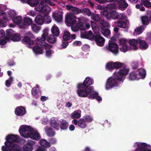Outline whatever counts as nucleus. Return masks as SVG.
<instances>
[{"instance_id": "obj_1", "label": "nucleus", "mask_w": 151, "mask_h": 151, "mask_svg": "<svg viewBox=\"0 0 151 151\" xmlns=\"http://www.w3.org/2000/svg\"><path fill=\"white\" fill-rule=\"evenodd\" d=\"M93 83V80L90 77H87L83 83H80L77 85V93L78 96L81 97L88 96L93 90V87L90 86Z\"/></svg>"}, {"instance_id": "obj_2", "label": "nucleus", "mask_w": 151, "mask_h": 151, "mask_svg": "<svg viewBox=\"0 0 151 151\" xmlns=\"http://www.w3.org/2000/svg\"><path fill=\"white\" fill-rule=\"evenodd\" d=\"M129 72L128 69L123 68L118 72L114 73V76L109 77L105 85L106 90H109L114 87L118 86V81H121L124 76H126Z\"/></svg>"}, {"instance_id": "obj_3", "label": "nucleus", "mask_w": 151, "mask_h": 151, "mask_svg": "<svg viewBox=\"0 0 151 151\" xmlns=\"http://www.w3.org/2000/svg\"><path fill=\"white\" fill-rule=\"evenodd\" d=\"M18 137L15 135L11 134L7 135L6 137V141L4 143V145H8L9 147H13L15 145H17L14 143L19 141Z\"/></svg>"}, {"instance_id": "obj_4", "label": "nucleus", "mask_w": 151, "mask_h": 151, "mask_svg": "<svg viewBox=\"0 0 151 151\" xmlns=\"http://www.w3.org/2000/svg\"><path fill=\"white\" fill-rule=\"evenodd\" d=\"M50 48V45L48 44L45 42H41L39 43L38 46H35L33 50L36 55H39L42 53V48L47 49Z\"/></svg>"}, {"instance_id": "obj_5", "label": "nucleus", "mask_w": 151, "mask_h": 151, "mask_svg": "<svg viewBox=\"0 0 151 151\" xmlns=\"http://www.w3.org/2000/svg\"><path fill=\"white\" fill-rule=\"evenodd\" d=\"M19 131L22 136L28 138L31 131H33V129L29 126L20 127Z\"/></svg>"}, {"instance_id": "obj_6", "label": "nucleus", "mask_w": 151, "mask_h": 151, "mask_svg": "<svg viewBox=\"0 0 151 151\" xmlns=\"http://www.w3.org/2000/svg\"><path fill=\"white\" fill-rule=\"evenodd\" d=\"M109 50L114 55H116L119 52V46L115 42L112 41L109 42Z\"/></svg>"}, {"instance_id": "obj_7", "label": "nucleus", "mask_w": 151, "mask_h": 151, "mask_svg": "<svg viewBox=\"0 0 151 151\" xmlns=\"http://www.w3.org/2000/svg\"><path fill=\"white\" fill-rule=\"evenodd\" d=\"M92 40L95 41L96 45L102 47L104 45L105 40L102 36L99 34H96L93 36Z\"/></svg>"}, {"instance_id": "obj_8", "label": "nucleus", "mask_w": 151, "mask_h": 151, "mask_svg": "<svg viewBox=\"0 0 151 151\" xmlns=\"http://www.w3.org/2000/svg\"><path fill=\"white\" fill-rule=\"evenodd\" d=\"M27 37L25 36L22 40V42L23 43L27 44L29 45H32L34 43L33 40H31L30 38H33L34 36L31 32H29L27 33Z\"/></svg>"}, {"instance_id": "obj_9", "label": "nucleus", "mask_w": 151, "mask_h": 151, "mask_svg": "<svg viewBox=\"0 0 151 151\" xmlns=\"http://www.w3.org/2000/svg\"><path fill=\"white\" fill-rule=\"evenodd\" d=\"M35 144V142L29 139L26 144L23 145L22 149L23 151H32Z\"/></svg>"}, {"instance_id": "obj_10", "label": "nucleus", "mask_w": 151, "mask_h": 151, "mask_svg": "<svg viewBox=\"0 0 151 151\" xmlns=\"http://www.w3.org/2000/svg\"><path fill=\"white\" fill-rule=\"evenodd\" d=\"M95 35H93L92 32L91 30L88 31H84L81 32V37L82 38H87L92 40L93 39V36Z\"/></svg>"}, {"instance_id": "obj_11", "label": "nucleus", "mask_w": 151, "mask_h": 151, "mask_svg": "<svg viewBox=\"0 0 151 151\" xmlns=\"http://www.w3.org/2000/svg\"><path fill=\"white\" fill-rule=\"evenodd\" d=\"M14 113L17 115L22 116L26 113V111L25 107L20 106H17L16 108Z\"/></svg>"}, {"instance_id": "obj_12", "label": "nucleus", "mask_w": 151, "mask_h": 151, "mask_svg": "<svg viewBox=\"0 0 151 151\" xmlns=\"http://www.w3.org/2000/svg\"><path fill=\"white\" fill-rule=\"evenodd\" d=\"M75 125H78V126L81 128H85L86 126V124L84 119L81 118L78 121L74 119L72 121Z\"/></svg>"}, {"instance_id": "obj_13", "label": "nucleus", "mask_w": 151, "mask_h": 151, "mask_svg": "<svg viewBox=\"0 0 151 151\" xmlns=\"http://www.w3.org/2000/svg\"><path fill=\"white\" fill-rule=\"evenodd\" d=\"M33 21L30 18L24 17V18L23 22L20 25L21 28H25V27L28 25H32L33 24Z\"/></svg>"}, {"instance_id": "obj_14", "label": "nucleus", "mask_w": 151, "mask_h": 151, "mask_svg": "<svg viewBox=\"0 0 151 151\" xmlns=\"http://www.w3.org/2000/svg\"><path fill=\"white\" fill-rule=\"evenodd\" d=\"M65 22L70 25L75 24L76 22L75 16L71 14L67 15L65 17Z\"/></svg>"}, {"instance_id": "obj_15", "label": "nucleus", "mask_w": 151, "mask_h": 151, "mask_svg": "<svg viewBox=\"0 0 151 151\" xmlns=\"http://www.w3.org/2000/svg\"><path fill=\"white\" fill-rule=\"evenodd\" d=\"M52 16L53 19L58 22H60L63 20L62 14L58 12H53Z\"/></svg>"}, {"instance_id": "obj_16", "label": "nucleus", "mask_w": 151, "mask_h": 151, "mask_svg": "<svg viewBox=\"0 0 151 151\" xmlns=\"http://www.w3.org/2000/svg\"><path fill=\"white\" fill-rule=\"evenodd\" d=\"M66 7L68 10H71L72 12V13L73 14H79L81 13L82 11L81 9L72 6L66 5Z\"/></svg>"}, {"instance_id": "obj_17", "label": "nucleus", "mask_w": 151, "mask_h": 151, "mask_svg": "<svg viewBox=\"0 0 151 151\" xmlns=\"http://www.w3.org/2000/svg\"><path fill=\"white\" fill-rule=\"evenodd\" d=\"M138 44H139V48L142 49L146 50L148 47V44L145 41L142 40L141 37L138 38Z\"/></svg>"}, {"instance_id": "obj_18", "label": "nucleus", "mask_w": 151, "mask_h": 151, "mask_svg": "<svg viewBox=\"0 0 151 151\" xmlns=\"http://www.w3.org/2000/svg\"><path fill=\"white\" fill-rule=\"evenodd\" d=\"M60 123L59 127L61 130H66L69 126L68 123L64 119H61L60 121Z\"/></svg>"}, {"instance_id": "obj_19", "label": "nucleus", "mask_w": 151, "mask_h": 151, "mask_svg": "<svg viewBox=\"0 0 151 151\" xmlns=\"http://www.w3.org/2000/svg\"><path fill=\"white\" fill-rule=\"evenodd\" d=\"M45 132L47 135L49 137L54 136L55 134V132L50 127H46L45 128Z\"/></svg>"}, {"instance_id": "obj_20", "label": "nucleus", "mask_w": 151, "mask_h": 151, "mask_svg": "<svg viewBox=\"0 0 151 151\" xmlns=\"http://www.w3.org/2000/svg\"><path fill=\"white\" fill-rule=\"evenodd\" d=\"M29 137L35 140H38L40 139V135L37 131H31Z\"/></svg>"}, {"instance_id": "obj_21", "label": "nucleus", "mask_w": 151, "mask_h": 151, "mask_svg": "<svg viewBox=\"0 0 151 151\" xmlns=\"http://www.w3.org/2000/svg\"><path fill=\"white\" fill-rule=\"evenodd\" d=\"M48 31L46 29L43 30V33L41 37H38L37 38V40L39 41H44L48 35Z\"/></svg>"}, {"instance_id": "obj_22", "label": "nucleus", "mask_w": 151, "mask_h": 151, "mask_svg": "<svg viewBox=\"0 0 151 151\" xmlns=\"http://www.w3.org/2000/svg\"><path fill=\"white\" fill-rule=\"evenodd\" d=\"M50 124L54 129L57 130L59 129V124L56 121L52 118L50 119Z\"/></svg>"}, {"instance_id": "obj_23", "label": "nucleus", "mask_w": 151, "mask_h": 151, "mask_svg": "<svg viewBox=\"0 0 151 151\" xmlns=\"http://www.w3.org/2000/svg\"><path fill=\"white\" fill-rule=\"evenodd\" d=\"M51 31L53 35L56 37H58L60 34V31L59 28L55 25L52 26L51 29Z\"/></svg>"}, {"instance_id": "obj_24", "label": "nucleus", "mask_w": 151, "mask_h": 151, "mask_svg": "<svg viewBox=\"0 0 151 151\" xmlns=\"http://www.w3.org/2000/svg\"><path fill=\"white\" fill-rule=\"evenodd\" d=\"M137 73L139 79L140 78H144L146 76V72L145 70L143 69H139L136 71Z\"/></svg>"}, {"instance_id": "obj_25", "label": "nucleus", "mask_w": 151, "mask_h": 151, "mask_svg": "<svg viewBox=\"0 0 151 151\" xmlns=\"http://www.w3.org/2000/svg\"><path fill=\"white\" fill-rule=\"evenodd\" d=\"M35 21L36 23L38 24L41 25L43 24L44 18L42 16L38 15L35 18Z\"/></svg>"}, {"instance_id": "obj_26", "label": "nucleus", "mask_w": 151, "mask_h": 151, "mask_svg": "<svg viewBox=\"0 0 151 151\" xmlns=\"http://www.w3.org/2000/svg\"><path fill=\"white\" fill-rule=\"evenodd\" d=\"M98 24L99 26L101 27V30L103 29V28H108L109 26V24L106 21L104 20V19H101L99 21V23Z\"/></svg>"}, {"instance_id": "obj_27", "label": "nucleus", "mask_w": 151, "mask_h": 151, "mask_svg": "<svg viewBox=\"0 0 151 151\" xmlns=\"http://www.w3.org/2000/svg\"><path fill=\"white\" fill-rule=\"evenodd\" d=\"M129 78L130 80H139V78L136 71H132L130 73Z\"/></svg>"}, {"instance_id": "obj_28", "label": "nucleus", "mask_w": 151, "mask_h": 151, "mask_svg": "<svg viewBox=\"0 0 151 151\" xmlns=\"http://www.w3.org/2000/svg\"><path fill=\"white\" fill-rule=\"evenodd\" d=\"M129 44L131 46H135L134 49L135 50H137L138 49V47L136 46L138 44V38L137 39H133L130 40L129 42Z\"/></svg>"}, {"instance_id": "obj_29", "label": "nucleus", "mask_w": 151, "mask_h": 151, "mask_svg": "<svg viewBox=\"0 0 151 151\" xmlns=\"http://www.w3.org/2000/svg\"><path fill=\"white\" fill-rule=\"evenodd\" d=\"M141 20L142 24L147 25L149 24V19L147 16H143L141 17Z\"/></svg>"}, {"instance_id": "obj_30", "label": "nucleus", "mask_w": 151, "mask_h": 151, "mask_svg": "<svg viewBox=\"0 0 151 151\" xmlns=\"http://www.w3.org/2000/svg\"><path fill=\"white\" fill-rule=\"evenodd\" d=\"M47 42L50 43H55L57 41V39L54 35H50L47 39Z\"/></svg>"}, {"instance_id": "obj_31", "label": "nucleus", "mask_w": 151, "mask_h": 151, "mask_svg": "<svg viewBox=\"0 0 151 151\" xmlns=\"http://www.w3.org/2000/svg\"><path fill=\"white\" fill-rule=\"evenodd\" d=\"M12 20L13 22L18 24H22V19L21 16H17L13 18Z\"/></svg>"}, {"instance_id": "obj_32", "label": "nucleus", "mask_w": 151, "mask_h": 151, "mask_svg": "<svg viewBox=\"0 0 151 151\" xmlns=\"http://www.w3.org/2000/svg\"><path fill=\"white\" fill-rule=\"evenodd\" d=\"M31 27L32 30L35 33L38 32L40 30L41 28V26H38L34 23L32 24Z\"/></svg>"}, {"instance_id": "obj_33", "label": "nucleus", "mask_w": 151, "mask_h": 151, "mask_svg": "<svg viewBox=\"0 0 151 151\" xmlns=\"http://www.w3.org/2000/svg\"><path fill=\"white\" fill-rule=\"evenodd\" d=\"M40 143L42 146L44 147H50V143L44 139H42L40 140Z\"/></svg>"}, {"instance_id": "obj_34", "label": "nucleus", "mask_w": 151, "mask_h": 151, "mask_svg": "<svg viewBox=\"0 0 151 151\" xmlns=\"http://www.w3.org/2000/svg\"><path fill=\"white\" fill-rule=\"evenodd\" d=\"M27 3L30 6L34 7L38 4V0H27Z\"/></svg>"}, {"instance_id": "obj_35", "label": "nucleus", "mask_w": 151, "mask_h": 151, "mask_svg": "<svg viewBox=\"0 0 151 151\" xmlns=\"http://www.w3.org/2000/svg\"><path fill=\"white\" fill-rule=\"evenodd\" d=\"M21 37L20 35L18 33H15L13 35L11 40L14 42H18L20 40Z\"/></svg>"}, {"instance_id": "obj_36", "label": "nucleus", "mask_w": 151, "mask_h": 151, "mask_svg": "<svg viewBox=\"0 0 151 151\" xmlns=\"http://www.w3.org/2000/svg\"><path fill=\"white\" fill-rule=\"evenodd\" d=\"M63 38L64 41H68L70 40V33L68 31L64 32L63 35Z\"/></svg>"}, {"instance_id": "obj_37", "label": "nucleus", "mask_w": 151, "mask_h": 151, "mask_svg": "<svg viewBox=\"0 0 151 151\" xmlns=\"http://www.w3.org/2000/svg\"><path fill=\"white\" fill-rule=\"evenodd\" d=\"M117 26L120 28H125L126 26V22L122 21H118L117 22Z\"/></svg>"}, {"instance_id": "obj_38", "label": "nucleus", "mask_w": 151, "mask_h": 151, "mask_svg": "<svg viewBox=\"0 0 151 151\" xmlns=\"http://www.w3.org/2000/svg\"><path fill=\"white\" fill-rule=\"evenodd\" d=\"M119 6L122 10H124L126 9L128 6V4L124 0L119 3Z\"/></svg>"}, {"instance_id": "obj_39", "label": "nucleus", "mask_w": 151, "mask_h": 151, "mask_svg": "<svg viewBox=\"0 0 151 151\" xmlns=\"http://www.w3.org/2000/svg\"><path fill=\"white\" fill-rule=\"evenodd\" d=\"M144 26L142 25L136 28L134 30L135 32L137 33L138 34H141L144 30Z\"/></svg>"}, {"instance_id": "obj_40", "label": "nucleus", "mask_w": 151, "mask_h": 151, "mask_svg": "<svg viewBox=\"0 0 151 151\" xmlns=\"http://www.w3.org/2000/svg\"><path fill=\"white\" fill-rule=\"evenodd\" d=\"M137 148L136 149V151H137V149L138 148H141V149H147L148 148L147 147V145L145 143L142 142V143L137 145Z\"/></svg>"}, {"instance_id": "obj_41", "label": "nucleus", "mask_w": 151, "mask_h": 151, "mask_svg": "<svg viewBox=\"0 0 151 151\" xmlns=\"http://www.w3.org/2000/svg\"><path fill=\"white\" fill-rule=\"evenodd\" d=\"M123 65V63L120 62H116L114 63H113V65L114 69L115 68L117 69L121 68Z\"/></svg>"}, {"instance_id": "obj_42", "label": "nucleus", "mask_w": 151, "mask_h": 151, "mask_svg": "<svg viewBox=\"0 0 151 151\" xmlns=\"http://www.w3.org/2000/svg\"><path fill=\"white\" fill-rule=\"evenodd\" d=\"M99 16V14H93L91 16V18L96 22L99 21V22L101 19Z\"/></svg>"}, {"instance_id": "obj_43", "label": "nucleus", "mask_w": 151, "mask_h": 151, "mask_svg": "<svg viewBox=\"0 0 151 151\" xmlns=\"http://www.w3.org/2000/svg\"><path fill=\"white\" fill-rule=\"evenodd\" d=\"M101 31L103 35L105 36L109 35L111 33L110 30L108 28H103Z\"/></svg>"}, {"instance_id": "obj_44", "label": "nucleus", "mask_w": 151, "mask_h": 151, "mask_svg": "<svg viewBox=\"0 0 151 151\" xmlns=\"http://www.w3.org/2000/svg\"><path fill=\"white\" fill-rule=\"evenodd\" d=\"M93 91L90 93V95L88 96V99H96V96L99 95V93L97 92L94 91L92 93V92Z\"/></svg>"}, {"instance_id": "obj_45", "label": "nucleus", "mask_w": 151, "mask_h": 151, "mask_svg": "<svg viewBox=\"0 0 151 151\" xmlns=\"http://www.w3.org/2000/svg\"><path fill=\"white\" fill-rule=\"evenodd\" d=\"M111 15L112 19H118L119 18L118 13L115 11H112L111 12Z\"/></svg>"}, {"instance_id": "obj_46", "label": "nucleus", "mask_w": 151, "mask_h": 151, "mask_svg": "<svg viewBox=\"0 0 151 151\" xmlns=\"http://www.w3.org/2000/svg\"><path fill=\"white\" fill-rule=\"evenodd\" d=\"M79 29L81 30H84L85 29V24L83 22H80L77 23Z\"/></svg>"}, {"instance_id": "obj_47", "label": "nucleus", "mask_w": 151, "mask_h": 151, "mask_svg": "<svg viewBox=\"0 0 151 151\" xmlns=\"http://www.w3.org/2000/svg\"><path fill=\"white\" fill-rule=\"evenodd\" d=\"M71 29L74 32H77L79 30V27H78L77 24H76V22L75 24H73L71 25Z\"/></svg>"}, {"instance_id": "obj_48", "label": "nucleus", "mask_w": 151, "mask_h": 151, "mask_svg": "<svg viewBox=\"0 0 151 151\" xmlns=\"http://www.w3.org/2000/svg\"><path fill=\"white\" fill-rule=\"evenodd\" d=\"M142 2L143 3L144 5L148 8L151 7V3L148 0H141Z\"/></svg>"}, {"instance_id": "obj_49", "label": "nucleus", "mask_w": 151, "mask_h": 151, "mask_svg": "<svg viewBox=\"0 0 151 151\" xmlns=\"http://www.w3.org/2000/svg\"><path fill=\"white\" fill-rule=\"evenodd\" d=\"M82 12L83 14L88 16L91 15V14L90 10L88 8L83 9L82 11Z\"/></svg>"}, {"instance_id": "obj_50", "label": "nucleus", "mask_w": 151, "mask_h": 151, "mask_svg": "<svg viewBox=\"0 0 151 151\" xmlns=\"http://www.w3.org/2000/svg\"><path fill=\"white\" fill-rule=\"evenodd\" d=\"M38 93V90L36 88H34L32 89V93L33 96L37 99L38 96L37 94Z\"/></svg>"}, {"instance_id": "obj_51", "label": "nucleus", "mask_w": 151, "mask_h": 151, "mask_svg": "<svg viewBox=\"0 0 151 151\" xmlns=\"http://www.w3.org/2000/svg\"><path fill=\"white\" fill-rule=\"evenodd\" d=\"M81 116V114L80 113H78L76 111H74V112L71 115V118L72 119L74 118H78Z\"/></svg>"}, {"instance_id": "obj_52", "label": "nucleus", "mask_w": 151, "mask_h": 151, "mask_svg": "<svg viewBox=\"0 0 151 151\" xmlns=\"http://www.w3.org/2000/svg\"><path fill=\"white\" fill-rule=\"evenodd\" d=\"M49 10L50 7L47 5H44L43 10H42V12L45 13V14H46L49 12Z\"/></svg>"}, {"instance_id": "obj_53", "label": "nucleus", "mask_w": 151, "mask_h": 151, "mask_svg": "<svg viewBox=\"0 0 151 151\" xmlns=\"http://www.w3.org/2000/svg\"><path fill=\"white\" fill-rule=\"evenodd\" d=\"M106 68L110 70H112L114 69L113 63L110 62L107 63L106 65Z\"/></svg>"}, {"instance_id": "obj_54", "label": "nucleus", "mask_w": 151, "mask_h": 151, "mask_svg": "<svg viewBox=\"0 0 151 151\" xmlns=\"http://www.w3.org/2000/svg\"><path fill=\"white\" fill-rule=\"evenodd\" d=\"M43 17L44 20H45L47 23H49L51 22V17L47 14H45Z\"/></svg>"}, {"instance_id": "obj_55", "label": "nucleus", "mask_w": 151, "mask_h": 151, "mask_svg": "<svg viewBox=\"0 0 151 151\" xmlns=\"http://www.w3.org/2000/svg\"><path fill=\"white\" fill-rule=\"evenodd\" d=\"M103 15H105L106 18L108 19H110L111 18V12H109L107 11H105L103 13Z\"/></svg>"}, {"instance_id": "obj_56", "label": "nucleus", "mask_w": 151, "mask_h": 151, "mask_svg": "<svg viewBox=\"0 0 151 151\" xmlns=\"http://www.w3.org/2000/svg\"><path fill=\"white\" fill-rule=\"evenodd\" d=\"M13 80V78L12 77H10L9 79V80H6L5 83V85L7 87H10L11 82Z\"/></svg>"}, {"instance_id": "obj_57", "label": "nucleus", "mask_w": 151, "mask_h": 151, "mask_svg": "<svg viewBox=\"0 0 151 151\" xmlns=\"http://www.w3.org/2000/svg\"><path fill=\"white\" fill-rule=\"evenodd\" d=\"M8 145H4L2 147L1 150L2 151H12V148H10Z\"/></svg>"}, {"instance_id": "obj_58", "label": "nucleus", "mask_w": 151, "mask_h": 151, "mask_svg": "<svg viewBox=\"0 0 151 151\" xmlns=\"http://www.w3.org/2000/svg\"><path fill=\"white\" fill-rule=\"evenodd\" d=\"M120 50L122 52H125L128 50V47L127 45H122V47L120 48Z\"/></svg>"}, {"instance_id": "obj_59", "label": "nucleus", "mask_w": 151, "mask_h": 151, "mask_svg": "<svg viewBox=\"0 0 151 151\" xmlns=\"http://www.w3.org/2000/svg\"><path fill=\"white\" fill-rule=\"evenodd\" d=\"M127 42V41L126 39L124 38L120 39L119 41V45H126Z\"/></svg>"}, {"instance_id": "obj_60", "label": "nucleus", "mask_w": 151, "mask_h": 151, "mask_svg": "<svg viewBox=\"0 0 151 151\" xmlns=\"http://www.w3.org/2000/svg\"><path fill=\"white\" fill-rule=\"evenodd\" d=\"M13 30L12 29H8L6 30V35L7 36H10L13 35Z\"/></svg>"}, {"instance_id": "obj_61", "label": "nucleus", "mask_w": 151, "mask_h": 151, "mask_svg": "<svg viewBox=\"0 0 151 151\" xmlns=\"http://www.w3.org/2000/svg\"><path fill=\"white\" fill-rule=\"evenodd\" d=\"M12 148V151H22L21 148L18 145H15L13 147H10Z\"/></svg>"}, {"instance_id": "obj_62", "label": "nucleus", "mask_w": 151, "mask_h": 151, "mask_svg": "<svg viewBox=\"0 0 151 151\" xmlns=\"http://www.w3.org/2000/svg\"><path fill=\"white\" fill-rule=\"evenodd\" d=\"M50 0H41L40 4L43 5H47V4L50 3Z\"/></svg>"}, {"instance_id": "obj_63", "label": "nucleus", "mask_w": 151, "mask_h": 151, "mask_svg": "<svg viewBox=\"0 0 151 151\" xmlns=\"http://www.w3.org/2000/svg\"><path fill=\"white\" fill-rule=\"evenodd\" d=\"M50 0H41L40 4L43 5H47V4L50 3Z\"/></svg>"}, {"instance_id": "obj_64", "label": "nucleus", "mask_w": 151, "mask_h": 151, "mask_svg": "<svg viewBox=\"0 0 151 151\" xmlns=\"http://www.w3.org/2000/svg\"><path fill=\"white\" fill-rule=\"evenodd\" d=\"M36 8L37 11L42 12L43 10V6L40 4L38 6H36Z\"/></svg>"}]
</instances>
